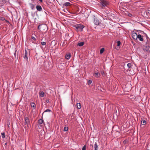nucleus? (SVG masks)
<instances>
[{
  "mask_svg": "<svg viewBox=\"0 0 150 150\" xmlns=\"http://www.w3.org/2000/svg\"><path fill=\"white\" fill-rule=\"evenodd\" d=\"M75 28L78 31H82L84 27V26L82 24H77L74 26Z\"/></svg>",
  "mask_w": 150,
  "mask_h": 150,
  "instance_id": "f257e3e1",
  "label": "nucleus"
},
{
  "mask_svg": "<svg viewBox=\"0 0 150 150\" xmlns=\"http://www.w3.org/2000/svg\"><path fill=\"white\" fill-rule=\"evenodd\" d=\"M94 18L93 20V22L94 24L97 25H99L101 22L99 21V19L96 17L95 16H93Z\"/></svg>",
  "mask_w": 150,
  "mask_h": 150,
  "instance_id": "f03ea898",
  "label": "nucleus"
},
{
  "mask_svg": "<svg viewBox=\"0 0 150 150\" xmlns=\"http://www.w3.org/2000/svg\"><path fill=\"white\" fill-rule=\"evenodd\" d=\"M143 50L144 51L149 52H150V46L149 45H144L143 46Z\"/></svg>",
  "mask_w": 150,
  "mask_h": 150,
  "instance_id": "7ed1b4c3",
  "label": "nucleus"
},
{
  "mask_svg": "<svg viewBox=\"0 0 150 150\" xmlns=\"http://www.w3.org/2000/svg\"><path fill=\"white\" fill-rule=\"evenodd\" d=\"M101 4L103 6L105 7L108 4V2L105 0H103L101 1Z\"/></svg>",
  "mask_w": 150,
  "mask_h": 150,
  "instance_id": "20e7f679",
  "label": "nucleus"
},
{
  "mask_svg": "<svg viewBox=\"0 0 150 150\" xmlns=\"http://www.w3.org/2000/svg\"><path fill=\"white\" fill-rule=\"evenodd\" d=\"M138 35L136 33H132V38L135 40H137V39Z\"/></svg>",
  "mask_w": 150,
  "mask_h": 150,
  "instance_id": "39448f33",
  "label": "nucleus"
},
{
  "mask_svg": "<svg viewBox=\"0 0 150 150\" xmlns=\"http://www.w3.org/2000/svg\"><path fill=\"white\" fill-rule=\"evenodd\" d=\"M25 120V125L28 127V124L30 123V121L28 118L27 117H25L24 118Z\"/></svg>",
  "mask_w": 150,
  "mask_h": 150,
  "instance_id": "423d86ee",
  "label": "nucleus"
},
{
  "mask_svg": "<svg viewBox=\"0 0 150 150\" xmlns=\"http://www.w3.org/2000/svg\"><path fill=\"white\" fill-rule=\"evenodd\" d=\"M28 53L27 51V50H25V54L23 56V57L26 60H27L28 59Z\"/></svg>",
  "mask_w": 150,
  "mask_h": 150,
  "instance_id": "0eeeda50",
  "label": "nucleus"
},
{
  "mask_svg": "<svg viewBox=\"0 0 150 150\" xmlns=\"http://www.w3.org/2000/svg\"><path fill=\"white\" fill-rule=\"evenodd\" d=\"M47 25L45 24H41L39 25L38 27V29H41V28H46Z\"/></svg>",
  "mask_w": 150,
  "mask_h": 150,
  "instance_id": "6e6552de",
  "label": "nucleus"
},
{
  "mask_svg": "<svg viewBox=\"0 0 150 150\" xmlns=\"http://www.w3.org/2000/svg\"><path fill=\"white\" fill-rule=\"evenodd\" d=\"M36 8L38 11H41L42 10V8L40 5H37L36 7Z\"/></svg>",
  "mask_w": 150,
  "mask_h": 150,
  "instance_id": "1a4fd4ad",
  "label": "nucleus"
},
{
  "mask_svg": "<svg viewBox=\"0 0 150 150\" xmlns=\"http://www.w3.org/2000/svg\"><path fill=\"white\" fill-rule=\"evenodd\" d=\"M143 36H142L140 34H139L137 36V38H138L139 40L141 41H142L143 40Z\"/></svg>",
  "mask_w": 150,
  "mask_h": 150,
  "instance_id": "9d476101",
  "label": "nucleus"
},
{
  "mask_svg": "<svg viewBox=\"0 0 150 150\" xmlns=\"http://www.w3.org/2000/svg\"><path fill=\"white\" fill-rule=\"evenodd\" d=\"M56 45L55 41L54 40L52 41L51 42L50 46H55Z\"/></svg>",
  "mask_w": 150,
  "mask_h": 150,
  "instance_id": "9b49d317",
  "label": "nucleus"
},
{
  "mask_svg": "<svg viewBox=\"0 0 150 150\" xmlns=\"http://www.w3.org/2000/svg\"><path fill=\"white\" fill-rule=\"evenodd\" d=\"M30 105L32 108H33L34 109H35L36 108V105L34 103H31Z\"/></svg>",
  "mask_w": 150,
  "mask_h": 150,
  "instance_id": "f8f14e48",
  "label": "nucleus"
},
{
  "mask_svg": "<svg viewBox=\"0 0 150 150\" xmlns=\"http://www.w3.org/2000/svg\"><path fill=\"white\" fill-rule=\"evenodd\" d=\"M95 75L96 77L98 78L100 77V74L98 72L95 73Z\"/></svg>",
  "mask_w": 150,
  "mask_h": 150,
  "instance_id": "ddd939ff",
  "label": "nucleus"
},
{
  "mask_svg": "<svg viewBox=\"0 0 150 150\" xmlns=\"http://www.w3.org/2000/svg\"><path fill=\"white\" fill-rule=\"evenodd\" d=\"M77 108L79 109H80L81 108V104L79 103H78L76 104Z\"/></svg>",
  "mask_w": 150,
  "mask_h": 150,
  "instance_id": "4468645a",
  "label": "nucleus"
},
{
  "mask_svg": "<svg viewBox=\"0 0 150 150\" xmlns=\"http://www.w3.org/2000/svg\"><path fill=\"white\" fill-rule=\"evenodd\" d=\"M71 5V4L69 2H65L64 3V5L67 7Z\"/></svg>",
  "mask_w": 150,
  "mask_h": 150,
  "instance_id": "2eb2a0df",
  "label": "nucleus"
},
{
  "mask_svg": "<svg viewBox=\"0 0 150 150\" xmlns=\"http://www.w3.org/2000/svg\"><path fill=\"white\" fill-rule=\"evenodd\" d=\"M84 44V42H81L79 43L77 45L80 47H81L83 46Z\"/></svg>",
  "mask_w": 150,
  "mask_h": 150,
  "instance_id": "dca6fc26",
  "label": "nucleus"
},
{
  "mask_svg": "<svg viewBox=\"0 0 150 150\" xmlns=\"http://www.w3.org/2000/svg\"><path fill=\"white\" fill-rule=\"evenodd\" d=\"M98 146L97 143L95 142L94 144V150H98Z\"/></svg>",
  "mask_w": 150,
  "mask_h": 150,
  "instance_id": "f3484780",
  "label": "nucleus"
},
{
  "mask_svg": "<svg viewBox=\"0 0 150 150\" xmlns=\"http://www.w3.org/2000/svg\"><path fill=\"white\" fill-rule=\"evenodd\" d=\"M40 96L41 97H43L44 96V93L42 91L40 92Z\"/></svg>",
  "mask_w": 150,
  "mask_h": 150,
  "instance_id": "a211bd4d",
  "label": "nucleus"
},
{
  "mask_svg": "<svg viewBox=\"0 0 150 150\" xmlns=\"http://www.w3.org/2000/svg\"><path fill=\"white\" fill-rule=\"evenodd\" d=\"M71 56L70 54H67L66 55H65V58L67 59H69L70 58Z\"/></svg>",
  "mask_w": 150,
  "mask_h": 150,
  "instance_id": "6ab92c4d",
  "label": "nucleus"
},
{
  "mask_svg": "<svg viewBox=\"0 0 150 150\" xmlns=\"http://www.w3.org/2000/svg\"><path fill=\"white\" fill-rule=\"evenodd\" d=\"M43 120L42 119H40L38 120V123L41 125L42 124L43 122Z\"/></svg>",
  "mask_w": 150,
  "mask_h": 150,
  "instance_id": "aec40b11",
  "label": "nucleus"
},
{
  "mask_svg": "<svg viewBox=\"0 0 150 150\" xmlns=\"http://www.w3.org/2000/svg\"><path fill=\"white\" fill-rule=\"evenodd\" d=\"M104 51V48H102L100 50V54H102L103 53V52Z\"/></svg>",
  "mask_w": 150,
  "mask_h": 150,
  "instance_id": "412c9836",
  "label": "nucleus"
},
{
  "mask_svg": "<svg viewBox=\"0 0 150 150\" xmlns=\"http://www.w3.org/2000/svg\"><path fill=\"white\" fill-rule=\"evenodd\" d=\"M146 121L144 120H142L141 121V123L143 125H144L145 124Z\"/></svg>",
  "mask_w": 150,
  "mask_h": 150,
  "instance_id": "4be33fe9",
  "label": "nucleus"
},
{
  "mask_svg": "<svg viewBox=\"0 0 150 150\" xmlns=\"http://www.w3.org/2000/svg\"><path fill=\"white\" fill-rule=\"evenodd\" d=\"M68 130V127H64V131L65 132L67 131Z\"/></svg>",
  "mask_w": 150,
  "mask_h": 150,
  "instance_id": "5701e85b",
  "label": "nucleus"
},
{
  "mask_svg": "<svg viewBox=\"0 0 150 150\" xmlns=\"http://www.w3.org/2000/svg\"><path fill=\"white\" fill-rule=\"evenodd\" d=\"M30 5L31 9L33 10L34 7V5L32 4H30Z\"/></svg>",
  "mask_w": 150,
  "mask_h": 150,
  "instance_id": "b1692460",
  "label": "nucleus"
},
{
  "mask_svg": "<svg viewBox=\"0 0 150 150\" xmlns=\"http://www.w3.org/2000/svg\"><path fill=\"white\" fill-rule=\"evenodd\" d=\"M0 20L1 21H4L5 20L6 22H8V21L5 20V18L4 17H0Z\"/></svg>",
  "mask_w": 150,
  "mask_h": 150,
  "instance_id": "393cba45",
  "label": "nucleus"
},
{
  "mask_svg": "<svg viewBox=\"0 0 150 150\" xmlns=\"http://www.w3.org/2000/svg\"><path fill=\"white\" fill-rule=\"evenodd\" d=\"M1 137L3 138H4L5 137V133L3 132L1 133Z\"/></svg>",
  "mask_w": 150,
  "mask_h": 150,
  "instance_id": "a878e982",
  "label": "nucleus"
},
{
  "mask_svg": "<svg viewBox=\"0 0 150 150\" xmlns=\"http://www.w3.org/2000/svg\"><path fill=\"white\" fill-rule=\"evenodd\" d=\"M146 14L149 16H150V10H148L146 13Z\"/></svg>",
  "mask_w": 150,
  "mask_h": 150,
  "instance_id": "bb28decb",
  "label": "nucleus"
},
{
  "mask_svg": "<svg viewBox=\"0 0 150 150\" xmlns=\"http://www.w3.org/2000/svg\"><path fill=\"white\" fill-rule=\"evenodd\" d=\"M86 145H84L82 148V150H86Z\"/></svg>",
  "mask_w": 150,
  "mask_h": 150,
  "instance_id": "cd10ccee",
  "label": "nucleus"
},
{
  "mask_svg": "<svg viewBox=\"0 0 150 150\" xmlns=\"http://www.w3.org/2000/svg\"><path fill=\"white\" fill-rule=\"evenodd\" d=\"M41 44L42 45H46V43L45 42L42 41L41 42Z\"/></svg>",
  "mask_w": 150,
  "mask_h": 150,
  "instance_id": "c85d7f7f",
  "label": "nucleus"
},
{
  "mask_svg": "<svg viewBox=\"0 0 150 150\" xmlns=\"http://www.w3.org/2000/svg\"><path fill=\"white\" fill-rule=\"evenodd\" d=\"M127 67L129 68H131V64L130 63H128L127 65Z\"/></svg>",
  "mask_w": 150,
  "mask_h": 150,
  "instance_id": "c756f323",
  "label": "nucleus"
},
{
  "mask_svg": "<svg viewBox=\"0 0 150 150\" xmlns=\"http://www.w3.org/2000/svg\"><path fill=\"white\" fill-rule=\"evenodd\" d=\"M117 46H119L120 45L121 42L120 41H117Z\"/></svg>",
  "mask_w": 150,
  "mask_h": 150,
  "instance_id": "7c9ffc66",
  "label": "nucleus"
},
{
  "mask_svg": "<svg viewBox=\"0 0 150 150\" xmlns=\"http://www.w3.org/2000/svg\"><path fill=\"white\" fill-rule=\"evenodd\" d=\"M128 16H129L131 17H132L133 16V15L132 14L130 13H129L128 14Z\"/></svg>",
  "mask_w": 150,
  "mask_h": 150,
  "instance_id": "2f4dec72",
  "label": "nucleus"
},
{
  "mask_svg": "<svg viewBox=\"0 0 150 150\" xmlns=\"http://www.w3.org/2000/svg\"><path fill=\"white\" fill-rule=\"evenodd\" d=\"M51 110H50V109H47L44 112H44H51Z\"/></svg>",
  "mask_w": 150,
  "mask_h": 150,
  "instance_id": "473e14b6",
  "label": "nucleus"
},
{
  "mask_svg": "<svg viewBox=\"0 0 150 150\" xmlns=\"http://www.w3.org/2000/svg\"><path fill=\"white\" fill-rule=\"evenodd\" d=\"M31 38L33 40H34V41H36V39L34 36H32Z\"/></svg>",
  "mask_w": 150,
  "mask_h": 150,
  "instance_id": "72a5a7b5",
  "label": "nucleus"
},
{
  "mask_svg": "<svg viewBox=\"0 0 150 150\" xmlns=\"http://www.w3.org/2000/svg\"><path fill=\"white\" fill-rule=\"evenodd\" d=\"M47 28H41V30H44Z\"/></svg>",
  "mask_w": 150,
  "mask_h": 150,
  "instance_id": "f704fd0d",
  "label": "nucleus"
},
{
  "mask_svg": "<svg viewBox=\"0 0 150 150\" xmlns=\"http://www.w3.org/2000/svg\"><path fill=\"white\" fill-rule=\"evenodd\" d=\"M88 82L89 83L91 84L92 83V81L91 80H89L88 81Z\"/></svg>",
  "mask_w": 150,
  "mask_h": 150,
  "instance_id": "c9c22d12",
  "label": "nucleus"
},
{
  "mask_svg": "<svg viewBox=\"0 0 150 150\" xmlns=\"http://www.w3.org/2000/svg\"><path fill=\"white\" fill-rule=\"evenodd\" d=\"M148 145H147V147H146V150H150V149H148Z\"/></svg>",
  "mask_w": 150,
  "mask_h": 150,
  "instance_id": "e433bc0d",
  "label": "nucleus"
},
{
  "mask_svg": "<svg viewBox=\"0 0 150 150\" xmlns=\"http://www.w3.org/2000/svg\"><path fill=\"white\" fill-rule=\"evenodd\" d=\"M46 102L47 103H48L49 102V100H46Z\"/></svg>",
  "mask_w": 150,
  "mask_h": 150,
  "instance_id": "4c0bfd02",
  "label": "nucleus"
},
{
  "mask_svg": "<svg viewBox=\"0 0 150 150\" xmlns=\"http://www.w3.org/2000/svg\"><path fill=\"white\" fill-rule=\"evenodd\" d=\"M39 1H40V2H42V0H38Z\"/></svg>",
  "mask_w": 150,
  "mask_h": 150,
  "instance_id": "58836bf2",
  "label": "nucleus"
},
{
  "mask_svg": "<svg viewBox=\"0 0 150 150\" xmlns=\"http://www.w3.org/2000/svg\"><path fill=\"white\" fill-rule=\"evenodd\" d=\"M146 44H147L148 45L149 44V42H148V43H147Z\"/></svg>",
  "mask_w": 150,
  "mask_h": 150,
  "instance_id": "ea45409f",
  "label": "nucleus"
},
{
  "mask_svg": "<svg viewBox=\"0 0 150 150\" xmlns=\"http://www.w3.org/2000/svg\"><path fill=\"white\" fill-rule=\"evenodd\" d=\"M104 73V72L102 73V74H103Z\"/></svg>",
  "mask_w": 150,
  "mask_h": 150,
  "instance_id": "a19ab883",
  "label": "nucleus"
},
{
  "mask_svg": "<svg viewBox=\"0 0 150 150\" xmlns=\"http://www.w3.org/2000/svg\"><path fill=\"white\" fill-rule=\"evenodd\" d=\"M90 146H91V145H90ZM91 146H93L92 145H91Z\"/></svg>",
  "mask_w": 150,
  "mask_h": 150,
  "instance_id": "79ce46f5",
  "label": "nucleus"
}]
</instances>
